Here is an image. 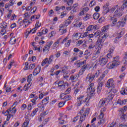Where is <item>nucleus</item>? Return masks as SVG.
I'll return each instance as SVG.
<instances>
[{
	"mask_svg": "<svg viewBox=\"0 0 127 127\" xmlns=\"http://www.w3.org/2000/svg\"><path fill=\"white\" fill-rule=\"evenodd\" d=\"M72 99L71 95H65L63 98V100H65V101H70Z\"/></svg>",
	"mask_w": 127,
	"mask_h": 127,
	"instance_id": "bb28decb",
	"label": "nucleus"
},
{
	"mask_svg": "<svg viewBox=\"0 0 127 127\" xmlns=\"http://www.w3.org/2000/svg\"><path fill=\"white\" fill-rule=\"evenodd\" d=\"M7 27V23L6 22H4L0 24V27L2 28V29H5Z\"/></svg>",
	"mask_w": 127,
	"mask_h": 127,
	"instance_id": "aec40b11",
	"label": "nucleus"
},
{
	"mask_svg": "<svg viewBox=\"0 0 127 127\" xmlns=\"http://www.w3.org/2000/svg\"><path fill=\"white\" fill-rule=\"evenodd\" d=\"M111 20H113L112 24H111V26H115V25L117 24V22L118 21V18H111Z\"/></svg>",
	"mask_w": 127,
	"mask_h": 127,
	"instance_id": "393cba45",
	"label": "nucleus"
},
{
	"mask_svg": "<svg viewBox=\"0 0 127 127\" xmlns=\"http://www.w3.org/2000/svg\"><path fill=\"white\" fill-rule=\"evenodd\" d=\"M16 27V24L15 23H13L10 25V28L12 29L14 28V27Z\"/></svg>",
	"mask_w": 127,
	"mask_h": 127,
	"instance_id": "774afa93",
	"label": "nucleus"
},
{
	"mask_svg": "<svg viewBox=\"0 0 127 127\" xmlns=\"http://www.w3.org/2000/svg\"><path fill=\"white\" fill-rule=\"evenodd\" d=\"M27 81L28 82H30L32 81V74H30L27 76Z\"/></svg>",
	"mask_w": 127,
	"mask_h": 127,
	"instance_id": "c756f323",
	"label": "nucleus"
},
{
	"mask_svg": "<svg viewBox=\"0 0 127 127\" xmlns=\"http://www.w3.org/2000/svg\"><path fill=\"white\" fill-rule=\"evenodd\" d=\"M53 59H54V56L53 55H51L49 59L48 58H45L43 60V61L42 62V66H45L46 65V64H51L52 62H53Z\"/></svg>",
	"mask_w": 127,
	"mask_h": 127,
	"instance_id": "f03ea898",
	"label": "nucleus"
},
{
	"mask_svg": "<svg viewBox=\"0 0 127 127\" xmlns=\"http://www.w3.org/2000/svg\"><path fill=\"white\" fill-rule=\"evenodd\" d=\"M106 101L103 99H101L98 104L99 108H102V107H105L106 106Z\"/></svg>",
	"mask_w": 127,
	"mask_h": 127,
	"instance_id": "2eb2a0df",
	"label": "nucleus"
},
{
	"mask_svg": "<svg viewBox=\"0 0 127 127\" xmlns=\"http://www.w3.org/2000/svg\"><path fill=\"white\" fill-rule=\"evenodd\" d=\"M36 30H37V27H36L32 29H30V28H28L26 32L25 33V37L27 38V37H28V35H29L30 33L33 34V33H35L36 32Z\"/></svg>",
	"mask_w": 127,
	"mask_h": 127,
	"instance_id": "20e7f679",
	"label": "nucleus"
},
{
	"mask_svg": "<svg viewBox=\"0 0 127 127\" xmlns=\"http://www.w3.org/2000/svg\"><path fill=\"white\" fill-rule=\"evenodd\" d=\"M23 23H27L28 24H30L31 22H29V21L28 19H24L23 20Z\"/></svg>",
	"mask_w": 127,
	"mask_h": 127,
	"instance_id": "864d4df0",
	"label": "nucleus"
},
{
	"mask_svg": "<svg viewBox=\"0 0 127 127\" xmlns=\"http://www.w3.org/2000/svg\"><path fill=\"white\" fill-rule=\"evenodd\" d=\"M72 8H73V9L71 10V13H73V12H76V11L78 8V4H74L72 6Z\"/></svg>",
	"mask_w": 127,
	"mask_h": 127,
	"instance_id": "a878e982",
	"label": "nucleus"
},
{
	"mask_svg": "<svg viewBox=\"0 0 127 127\" xmlns=\"http://www.w3.org/2000/svg\"><path fill=\"white\" fill-rule=\"evenodd\" d=\"M6 32V30L5 29H2L0 31V34L1 35H4L5 34V33Z\"/></svg>",
	"mask_w": 127,
	"mask_h": 127,
	"instance_id": "8fccbe9b",
	"label": "nucleus"
},
{
	"mask_svg": "<svg viewBox=\"0 0 127 127\" xmlns=\"http://www.w3.org/2000/svg\"><path fill=\"white\" fill-rule=\"evenodd\" d=\"M110 3H106V4L104 5L103 7V14H107L109 11H110Z\"/></svg>",
	"mask_w": 127,
	"mask_h": 127,
	"instance_id": "6e6552de",
	"label": "nucleus"
},
{
	"mask_svg": "<svg viewBox=\"0 0 127 127\" xmlns=\"http://www.w3.org/2000/svg\"><path fill=\"white\" fill-rule=\"evenodd\" d=\"M29 124V119H27L25 120V122H24L23 126L25 127H27Z\"/></svg>",
	"mask_w": 127,
	"mask_h": 127,
	"instance_id": "473e14b6",
	"label": "nucleus"
},
{
	"mask_svg": "<svg viewBox=\"0 0 127 127\" xmlns=\"http://www.w3.org/2000/svg\"><path fill=\"white\" fill-rule=\"evenodd\" d=\"M114 60L112 62V64H108L106 67L108 69H114L117 68L121 63V61H119L120 59L119 56H116L113 58Z\"/></svg>",
	"mask_w": 127,
	"mask_h": 127,
	"instance_id": "f257e3e1",
	"label": "nucleus"
},
{
	"mask_svg": "<svg viewBox=\"0 0 127 127\" xmlns=\"http://www.w3.org/2000/svg\"><path fill=\"white\" fill-rule=\"evenodd\" d=\"M98 119L99 120H102L104 118V113L101 112V114H100V115L98 117Z\"/></svg>",
	"mask_w": 127,
	"mask_h": 127,
	"instance_id": "49530a36",
	"label": "nucleus"
},
{
	"mask_svg": "<svg viewBox=\"0 0 127 127\" xmlns=\"http://www.w3.org/2000/svg\"><path fill=\"white\" fill-rule=\"evenodd\" d=\"M99 56V55H97V54H95L94 55V56L92 57L93 60H96L97 58H98V57Z\"/></svg>",
	"mask_w": 127,
	"mask_h": 127,
	"instance_id": "13d9d810",
	"label": "nucleus"
},
{
	"mask_svg": "<svg viewBox=\"0 0 127 127\" xmlns=\"http://www.w3.org/2000/svg\"><path fill=\"white\" fill-rule=\"evenodd\" d=\"M88 32H85L82 35V37L80 36V37H81V38L87 37V36H88Z\"/></svg>",
	"mask_w": 127,
	"mask_h": 127,
	"instance_id": "052dcab7",
	"label": "nucleus"
},
{
	"mask_svg": "<svg viewBox=\"0 0 127 127\" xmlns=\"http://www.w3.org/2000/svg\"><path fill=\"white\" fill-rule=\"evenodd\" d=\"M106 77V71H104L98 80V83H103L102 80Z\"/></svg>",
	"mask_w": 127,
	"mask_h": 127,
	"instance_id": "f3484780",
	"label": "nucleus"
},
{
	"mask_svg": "<svg viewBox=\"0 0 127 127\" xmlns=\"http://www.w3.org/2000/svg\"><path fill=\"white\" fill-rule=\"evenodd\" d=\"M37 112H38V108H36L31 113V116H32V117H34V116H35V115H36V113H37Z\"/></svg>",
	"mask_w": 127,
	"mask_h": 127,
	"instance_id": "7c9ffc66",
	"label": "nucleus"
},
{
	"mask_svg": "<svg viewBox=\"0 0 127 127\" xmlns=\"http://www.w3.org/2000/svg\"><path fill=\"white\" fill-rule=\"evenodd\" d=\"M103 82L98 83V85L97 86V94L99 95L101 94V92H102V89H103Z\"/></svg>",
	"mask_w": 127,
	"mask_h": 127,
	"instance_id": "4468645a",
	"label": "nucleus"
},
{
	"mask_svg": "<svg viewBox=\"0 0 127 127\" xmlns=\"http://www.w3.org/2000/svg\"><path fill=\"white\" fill-rule=\"evenodd\" d=\"M107 99L109 101H112V100L114 99V94H113L112 93L109 94V95L107 97Z\"/></svg>",
	"mask_w": 127,
	"mask_h": 127,
	"instance_id": "c9c22d12",
	"label": "nucleus"
},
{
	"mask_svg": "<svg viewBox=\"0 0 127 127\" xmlns=\"http://www.w3.org/2000/svg\"><path fill=\"white\" fill-rule=\"evenodd\" d=\"M66 103V101H64V102H61L58 104V106L59 107V108H62V107H63V106H64V105H65V103Z\"/></svg>",
	"mask_w": 127,
	"mask_h": 127,
	"instance_id": "58836bf2",
	"label": "nucleus"
},
{
	"mask_svg": "<svg viewBox=\"0 0 127 127\" xmlns=\"http://www.w3.org/2000/svg\"><path fill=\"white\" fill-rule=\"evenodd\" d=\"M103 41H104V40L102 38H99L97 40V43L98 44V45H103Z\"/></svg>",
	"mask_w": 127,
	"mask_h": 127,
	"instance_id": "c85d7f7f",
	"label": "nucleus"
},
{
	"mask_svg": "<svg viewBox=\"0 0 127 127\" xmlns=\"http://www.w3.org/2000/svg\"><path fill=\"white\" fill-rule=\"evenodd\" d=\"M89 111H90V108H87L85 113L80 115V121H79V125L82 124V123L85 121V119H86V116H88V115H89Z\"/></svg>",
	"mask_w": 127,
	"mask_h": 127,
	"instance_id": "7ed1b4c3",
	"label": "nucleus"
},
{
	"mask_svg": "<svg viewBox=\"0 0 127 127\" xmlns=\"http://www.w3.org/2000/svg\"><path fill=\"white\" fill-rule=\"evenodd\" d=\"M108 61H109L108 58H100L99 62L100 65L104 66V65H106L108 63Z\"/></svg>",
	"mask_w": 127,
	"mask_h": 127,
	"instance_id": "0eeeda50",
	"label": "nucleus"
},
{
	"mask_svg": "<svg viewBox=\"0 0 127 127\" xmlns=\"http://www.w3.org/2000/svg\"><path fill=\"white\" fill-rule=\"evenodd\" d=\"M120 115H122L121 116L120 119H122L123 121H125V120H126V118H125L126 114H125L124 113V114H120Z\"/></svg>",
	"mask_w": 127,
	"mask_h": 127,
	"instance_id": "09e8293b",
	"label": "nucleus"
},
{
	"mask_svg": "<svg viewBox=\"0 0 127 127\" xmlns=\"http://www.w3.org/2000/svg\"><path fill=\"white\" fill-rule=\"evenodd\" d=\"M68 67L69 66H68L64 67L63 68V69L62 70V73H66V72H67V70H68Z\"/></svg>",
	"mask_w": 127,
	"mask_h": 127,
	"instance_id": "e433bc0d",
	"label": "nucleus"
},
{
	"mask_svg": "<svg viewBox=\"0 0 127 127\" xmlns=\"http://www.w3.org/2000/svg\"><path fill=\"white\" fill-rule=\"evenodd\" d=\"M49 97H48L47 98H44L42 101V104H43L44 105H46L47 104L49 103Z\"/></svg>",
	"mask_w": 127,
	"mask_h": 127,
	"instance_id": "6ab92c4d",
	"label": "nucleus"
},
{
	"mask_svg": "<svg viewBox=\"0 0 127 127\" xmlns=\"http://www.w3.org/2000/svg\"><path fill=\"white\" fill-rule=\"evenodd\" d=\"M95 91H96V89L95 88L92 86H90L89 88H87V91L90 93V98L95 96Z\"/></svg>",
	"mask_w": 127,
	"mask_h": 127,
	"instance_id": "9b49d317",
	"label": "nucleus"
},
{
	"mask_svg": "<svg viewBox=\"0 0 127 127\" xmlns=\"http://www.w3.org/2000/svg\"><path fill=\"white\" fill-rule=\"evenodd\" d=\"M123 33V32H120L119 33H118L117 34V37L116 38V39H120V38H121V37H122L123 36V34H122Z\"/></svg>",
	"mask_w": 127,
	"mask_h": 127,
	"instance_id": "ea45409f",
	"label": "nucleus"
},
{
	"mask_svg": "<svg viewBox=\"0 0 127 127\" xmlns=\"http://www.w3.org/2000/svg\"><path fill=\"white\" fill-rule=\"evenodd\" d=\"M59 45H58V44L55 43L53 45V49H55V48H57V47H58Z\"/></svg>",
	"mask_w": 127,
	"mask_h": 127,
	"instance_id": "0e129e2a",
	"label": "nucleus"
},
{
	"mask_svg": "<svg viewBox=\"0 0 127 127\" xmlns=\"http://www.w3.org/2000/svg\"><path fill=\"white\" fill-rule=\"evenodd\" d=\"M94 5H95V2H94V0H92L90 2L89 4V6L92 7V6H94Z\"/></svg>",
	"mask_w": 127,
	"mask_h": 127,
	"instance_id": "680f3d73",
	"label": "nucleus"
},
{
	"mask_svg": "<svg viewBox=\"0 0 127 127\" xmlns=\"http://www.w3.org/2000/svg\"><path fill=\"white\" fill-rule=\"evenodd\" d=\"M64 84V81H60L59 82V83H58V86L59 87H63V84Z\"/></svg>",
	"mask_w": 127,
	"mask_h": 127,
	"instance_id": "37998d69",
	"label": "nucleus"
},
{
	"mask_svg": "<svg viewBox=\"0 0 127 127\" xmlns=\"http://www.w3.org/2000/svg\"><path fill=\"white\" fill-rule=\"evenodd\" d=\"M121 93L122 95H127V87L126 88H122L121 91Z\"/></svg>",
	"mask_w": 127,
	"mask_h": 127,
	"instance_id": "5701e85b",
	"label": "nucleus"
},
{
	"mask_svg": "<svg viewBox=\"0 0 127 127\" xmlns=\"http://www.w3.org/2000/svg\"><path fill=\"white\" fill-rule=\"evenodd\" d=\"M94 19L97 20V19H99V17H100V13H95L93 15Z\"/></svg>",
	"mask_w": 127,
	"mask_h": 127,
	"instance_id": "cd10ccee",
	"label": "nucleus"
},
{
	"mask_svg": "<svg viewBox=\"0 0 127 127\" xmlns=\"http://www.w3.org/2000/svg\"><path fill=\"white\" fill-rule=\"evenodd\" d=\"M48 114V111H46L43 113H42L41 116L42 117V118H43L44 117H45V116H46V115H47Z\"/></svg>",
	"mask_w": 127,
	"mask_h": 127,
	"instance_id": "a18cd8bd",
	"label": "nucleus"
},
{
	"mask_svg": "<svg viewBox=\"0 0 127 127\" xmlns=\"http://www.w3.org/2000/svg\"><path fill=\"white\" fill-rule=\"evenodd\" d=\"M49 49H50V48L46 45L43 49V52H45V51H49Z\"/></svg>",
	"mask_w": 127,
	"mask_h": 127,
	"instance_id": "de8ad7c7",
	"label": "nucleus"
},
{
	"mask_svg": "<svg viewBox=\"0 0 127 127\" xmlns=\"http://www.w3.org/2000/svg\"><path fill=\"white\" fill-rule=\"evenodd\" d=\"M34 67H35V64H31L29 66V69L32 70V69H34Z\"/></svg>",
	"mask_w": 127,
	"mask_h": 127,
	"instance_id": "3c124183",
	"label": "nucleus"
},
{
	"mask_svg": "<svg viewBox=\"0 0 127 127\" xmlns=\"http://www.w3.org/2000/svg\"><path fill=\"white\" fill-rule=\"evenodd\" d=\"M115 81H114V79L110 78L107 81V83L106 84V87L107 88H115Z\"/></svg>",
	"mask_w": 127,
	"mask_h": 127,
	"instance_id": "423d86ee",
	"label": "nucleus"
},
{
	"mask_svg": "<svg viewBox=\"0 0 127 127\" xmlns=\"http://www.w3.org/2000/svg\"><path fill=\"white\" fill-rule=\"evenodd\" d=\"M86 69H87V65H84L82 66V68L80 69V70H79V75H83V74H84V72L86 70Z\"/></svg>",
	"mask_w": 127,
	"mask_h": 127,
	"instance_id": "dca6fc26",
	"label": "nucleus"
},
{
	"mask_svg": "<svg viewBox=\"0 0 127 127\" xmlns=\"http://www.w3.org/2000/svg\"><path fill=\"white\" fill-rule=\"evenodd\" d=\"M115 13L120 17L124 14V11H122L121 8H118L115 11Z\"/></svg>",
	"mask_w": 127,
	"mask_h": 127,
	"instance_id": "f8f14e48",
	"label": "nucleus"
},
{
	"mask_svg": "<svg viewBox=\"0 0 127 127\" xmlns=\"http://www.w3.org/2000/svg\"><path fill=\"white\" fill-rule=\"evenodd\" d=\"M24 15H25L24 19H28V18H29V17H30V16L28 14V12H26L25 14H24Z\"/></svg>",
	"mask_w": 127,
	"mask_h": 127,
	"instance_id": "79ce46f5",
	"label": "nucleus"
},
{
	"mask_svg": "<svg viewBox=\"0 0 127 127\" xmlns=\"http://www.w3.org/2000/svg\"><path fill=\"white\" fill-rule=\"evenodd\" d=\"M35 26H36L35 27H37V28H38V27H40V26H41V24L39 23V21H37Z\"/></svg>",
	"mask_w": 127,
	"mask_h": 127,
	"instance_id": "5fc2aeb1",
	"label": "nucleus"
},
{
	"mask_svg": "<svg viewBox=\"0 0 127 127\" xmlns=\"http://www.w3.org/2000/svg\"><path fill=\"white\" fill-rule=\"evenodd\" d=\"M95 79V76L92 73H90L87 74L86 78V82H89V83H91L93 82V80Z\"/></svg>",
	"mask_w": 127,
	"mask_h": 127,
	"instance_id": "1a4fd4ad",
	"label": "nucleus"
},
{
	"mask_svg": "<svg viewBox=\"0 0 127 127\" xmlns=\"http://www.w3.org/2000/svg\"><path fill=\"white\" fill-rule=\"evenodd\" d=\"M86 60H84L83 62H80L79 64H76V67L77 68H80V66H82V65H84V64H86Z\"/></svg>",
	"mask_w": 127,
	"mask_h": 127,
	"instance_id": "72a5a7b5",
	"label": "nucleus"
},
{
	"mask_svg": "<svg viewBox=\"0 0 127 127\" xmlns=\"http://www.w3.org/2000/svg\"><path fill=\"white\" fill-rule=\"evenodd\" d=\"M71 40H69L68 41V42L65 43L66 46H67V47H69V46H70V44L71 43Z\"/></svg>",
	"mask_w": 127,
	"mask_h": 127,
	"instance_id": "69168bd1",
	"label": "nucleus"
},
{
	"mask_svg": "<svg viewBox=\"0 0 127 127\" xmlns=\"http://www.w3.org/2000/svg\"><path fill=\"white\" fill-rule=\"evenodd\" d=\"M127 5H122L121 6V7L120 8L121 9H122V11H124V10L125 9V8H127Z\"/></svg>",
	"mask_w": 127,
	"mask_h": 127,
	"instance_id": "6e6d98bb",
	"label": "nucleus"
},
{
	"mask_svg": "<svg viewBox=\"0 0 127 127\" xmlns=\"http://www.w3.org/2000/svg\"><path fill=\"white\" fill-rule=\"evenodd\" d=\"M40 71H41V67L38 66L37 67L35 68L33 72V75L34 76H36L38 75L39 73H40Z\"/></svg>",
	"mask_w": 127,
	"mask_h": 127,
	"instance_id": "ddd939ff",
	"label": "nucleus"
},
{
	"mask_svg": "<svg viewBox=\"0 0 127 127\" xmlns=\"http://www.w3.org/2000/svg\"><path fill=\"white\" fill-rule=\"evenodd\" d=\"M52 44H53V42L52 41L48 42L47 43V46H48V47H49L50 48V46H51Z\"/></svg>",
	"mask_w": 127,
	"mask_h": 127,
	"instance_id": "4d7b16f0",
	"label": "nucleus"
},
{
	"mask_svg": "<svg viewBox=\"0 0 127 127\" xmlns=\"http://www.w3.org/2000/svg\"><path fill=\"white\" fill-rule=\"evenodd\" d=\"M103 32L102 31V30H101V31L100 30H98L95 33V35H96V34H97V36H99V35H103Z\"/></svg>",
	"mask_w": 127,
	"mask_h": 127,
	"instance_id": "4c0bfd02",
	"label": "nucleus"
},
{
	"mask_svg": "<svg viewBox=\"0 0 127 127\" xmlns=\"http://www.w3.org/2000/svg\"><path fill=\"white\" fill-rule=\"evenodd\" d=\"M102 47H103V45H99L97 48V51L96 52L95 54L96 55H99L101 52V49H102Z\"/></svg>",
	"mask_w": 127,
	"mask_h": 127,
	"instance_id": "a211bd4d",
	"label": "nucleus"
},
{
	"mask_svg": "<svg viewBox=\"0 0 127 127\" xmlns=\"http://www.w3.org/2000/svg\"><path fill=\"white\" fill-rule=\"evenodd\" d=\"M13 1H14V0H9V6H12V5H13V4H14Z\"/></svg>",
	"mask_w": 127,
	"mask_h": 127,
	"instance_id": "e2e57ef3",
	"label": "nucleus"
},
{
	"mask_svg": "<svg viewBox=\"0 0 127 127\" xmlns=\"http://www.w3.org/2000/svg\"><path fill=\"white\" fill-rule=\"evenodd\" d=\"M127 20V14L126 15L125 18L124 19V20L123 21H119L117 22L116 25L117 28H120V26H122V27H124L125 26V24H126V22Z\"/></svg>",
	"mask_w": 127,
	"mask_h": 127,
	"instance_id": "39448f33",
	"label": "nucleus"
},
{
	"mask_svg": "<svg viewBox=\"0 0 127 127\" xmlns=\"http://www.w3.org/2000/svg\"><path fill=\"white\" fill-rule=\"evenodd\" d=\"M101 74V71L100 70H98L97 72L95 73V74H94V78L96 77V78L98 77V76H100Z\"/></svg>",
	"mask_w": 127,
	"mask_h": 127,
	"instance_id": "c03bdc74",
	"label": "nucleus"
},
{
	"mask_svg": "<svg viewBox=\"0 0 127 127\" xmlns=\"http://www.w3.org/2000/svg\"><path fill=\"white\" fill-rule=\"evenodd\" d=\"M39 17H40V15H39V16H37V15H33L31 17V20L32 21H34V19H39Z\"/></svg>",
	"mask_w": 127,
	"mask_h": 127,
	"instance_id": "2f4dec72",
	"label": "nucleus"
},
{
	"mask_svg": "<svg viewBox=\"0 0 127 127\" xmlns=\"http://www.w3.org/2000/svg\"><path fill=\"white\" fill-rule=\"evenodd\" d=\"M47 32H48V29H44L42 30V33H43V34H46V33H47Z\"/></svg>",
	"mask_w": 127,
	"mask_h": 127,
	"instance_id": "338daca9",
	"label": "nucleus"
},
{
	"mask_svg": "<svg viewBox=\"0 0 127 127\" xmlns=\"http://www.w3.org/2000/svg\"><path fill=\"white\" fill-rule=\"evenodd\" d=\"M89 26L90 27V29L91 30V31L93 30V29H97V25H96L95 26L91 25Z\"/></svg>",
	"mask_w": 127,
	"mask_h": 127,
	"instance_id": "603ef678",
	"label": "nucleus"
},
{
	"mask_svg": "<svg viewBox=\"0 0 127 127\" xmlns=\"http://www.w3.org/2000/svg\"><path fill=\"white\" fill-rule=\"evenodd\" d=\"M100 6H97L95 7L94 9L96 12H99V11H100Z\"/></svg>",
	"mask_w": 127,
	"mask_h": 127,
	"instance_id": "bf43d9fd",
	"label": "nucleus"
},
{
	"mask_svg": "<svg viewBox=\"0 0 127 127\" xmlns=\"http://www.w3.org/2000/svg\"><path fill=\"white\" fill-rule=\"evenodd\" d=\"M85 98V96L84 95H80L77 98V106L80 107L83 103H84V98Z\"/></svg>",
	"mask_w": 127,
	"mask_h": 127,
	"instance_id": "9d476101",
	"label": "nucleus"
},
{
	"mask_svg": "<svg viewBox=\"0 0 127 127\" xmlns=\"http://www.w3.org/2000/svg\"><path fill=\"white\" fill-rule=\"evenodd\" d=\"M117 103V104H119L121 106L124 105V101H123V100H122V99H119Z\"/></svg>",
	"mask_w": 127,
	"mask_h": 127,
	"instance_id": "a19ab883",
	"label": "nucleus"
},
{
	"mask_svg": "<svg viewBox=\"0 0 127 127\" xmlns=\"http://www.w3.org/2000/svg\"><path fill=\"white\" fill-rule=\"evenodd\" d=\"M110 28V25H106L104 26L103 28L101 29V31L103 32H106V31H108V30Z\"/></svg>",
	"mask_w": 127,
	"mask_h": 127,
	"instance_id": "4be33fe9",
	"label": "nucleus"
},
{
	"mask_svg": "<svg viewBox=\"0 0 127 127\" xmlns=\"http://www.w3.org/2000/svg\"><path fill=\"white\" fill-rule=\"evenodd\" d=\"M127 107L124 106L123 108H121L120 110V114H125V112H127Z\"/></svg>",
	"mask_w": 127,
	"mask_h": 127,
	"instance_id": "b1692460",
	"label": "nucleus"
},
{
	"mask_svg": "<svg viewBox=\"0 0 127 127\" xmlns=\"http://www.w3.org/2000/svg\"><path fill=\"white\" fill-rule=\"evenodd\" d=\"M89 101V98L88 97L85 98V99H84V103H86V105L87 106H89V105L90 102Z\"/></svg>",
	"mask_w": 127,
	"mask_h": 127,
	"instance_id": "f704fd0d",
	"label": "nucleus"
},
{
	"mask_svg": "<svg viewBox=\"0 0 127 127\" xmlns=\"http://www.w3.org/2000/svg\"><path fill=\"white\" fill-rule=\"evenodd\" d=\"M106 123V120L105 119H99L97 123V126H101V125H104Z\"/></svg>",
	"mask_w": 127,
	"mask_h": 127,
	"instance_id": "412c9836",
	"label": "nucleus"
}]
</instances>
